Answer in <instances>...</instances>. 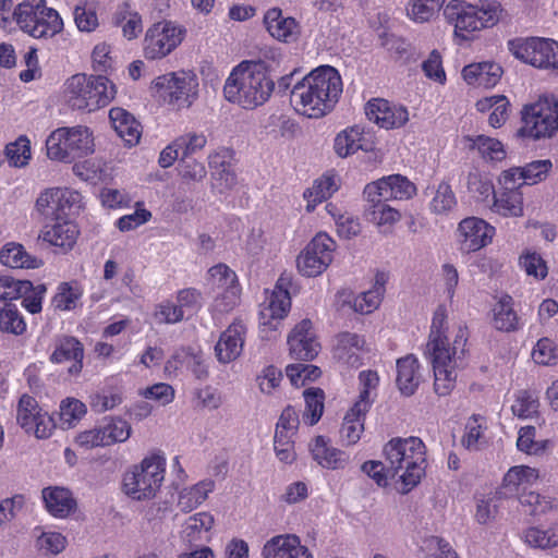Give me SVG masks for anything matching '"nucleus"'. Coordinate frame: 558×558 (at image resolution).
Returning <instances> with one entry per match:
<instances>
[{"instance_id": "1", "label": "nucleus", "mask_w": 558, "mask_h": 558, "mask_svg": "<svg viewBox=\"0 0 558 558\" xmlns=\"http://www.w3.org/2000/svg\"><path fill=\"white\" fill-rule=\"evenodd\" d=\"M342 89L339 71L331 65H320L293 85L290 99L298 112L318 119L332 111Z\"/></svg>"}, {"instance_id": "2", "label": "nucleus", "mask_w": 558, "mask_h": 558, "mask_svg": "<svg viewBox=\"0 0 558 558\" xmlns=\"http://www.w3.org/2000/svg\"><path fill=\"white\" fill-rule=\"evenodd\" d=\"M275 82L262 61H242L235 65L223 85V96L230 104L253 110L268 101Z\"/></svg>"}, {"instance_id": "3", "label": "nucleus", "mask_w": 558, "mask_h": 558, "mask_svg": "<svg viewBox=\"0 0 558 558\" xmlns=\"http://www.w3.org/2000/svg\"><path fill=\"white\" fill-rule=\"evenodd\" d=\"M384 456L390 478L399 476L409 488L416 486L425 474V445L418 437L390 439L384 447Z\"/></svg>"}, {"instance_id": "4", "label": "nucleus", "mask_w": 558, "mask_h": 558, "mask_svg": "<svg viewBox=\"0 0 558 558\" xmlns=\"http://www.w3.org/2000/svg\"><path fill=\"white\" fill-rule=\"evenodd\" d=\"M116 95L113 84L104 75L77 73L64 83L63 97L73 110L88 112L106 107Z\"/></svg>"}, {"instance_id": "5", "label": "nucleus", "mask_w": 558, "mask_h": 558, "mask_svg": "<svg viewBox=\"0 0 558 558\" xmlns=\"http://www.w3.org/2000/svg\"><path fill=\"white\" fill-rule=\"evenodd\" d=\"M12 16L19 28L35 39L52 38L64 26L59 12L47 7L46 0H24L14 8Z\"/></svg>"}, {"instance_id": "6", "label": "nucleus", "mask_w": 558, "mask_h": 558, "mask_svg": "<svg viewBox=\"0 0 558 558\" xmlns=\"http://www.w3.org/2000/svg\"><path fill=\"white\" fill-rule=\"evenodd\" d=\"M166 460L153 454L126 471L123 475V492L134 500H147L156 496L165 480Z\"/></svg>"}, {"instance_id": "7", "label": "nucleus", "mask_w": 558, "mask_h": 558, "mask_svg": "<svg viewBox=\"0 0 558 558\" xmlns=\"http://www.w3.org/2000/svg\"><path fill=\"white\" fill-rule=\"evenodd\" d=\"M521 122L518 136L533 140L554 137L558 133V99L545 95L533 104L524 105Z\"/></svg>"}, {"instance_id": "8", "label": "nucleus", "mask_w": 558, "mask_h": 558, "mask_svg": "<svg viewBox=\"0 0 558 558\" xmlns=\"http://www.w3.org/2000/svg\"><path fill=\"white\" fill-rule=\"evenodd\" d=\"M198 77L193 71H177L157 76L151 88L166 102L179 109L190 108L198 98Z\"/></svg>"}, {"instance_id": "9", "label": "nucleus", "mask_w": 558, "mask_h": 558, "mask_svg": "<svg viewBox=\"0 0 558 558\" xmlns=\"http://www.w3.org/2000/svg\"><path fill=\"white\" fill-rule=\"evenodd\" d=\"M509 50L519 60L558 74V43L546 38H515L508 43Z\"/></svg>"}, {"instance_id": "10", "label": "nucleus", "mask_w": 558, "mask_h": 558, "mask_svg": "<svg viewBox=\"0 0 558 558\" xmlns=\"http://www.w3.org/2000/svg\"><path fill=\"white\" fill-rule=\"evenodd\" d=\"M185 29L171 21L153 24L144 38V56L148 60L162 59L170 54L184 39Z\"/></svg>"}, {"instance_id": "11", "label": "nucleus", "mask_w": 558, "mask_h": 558, "mask_svg": "<svg viewBox=\"0 0 558 558\" xmlns=\"http://www.w3.org/2000/svg\"><path fill=\"white\" fill-rule=\"evenodd\" d=\"M335 248L336 242L328 234H316L298 256V270L305 277L319 276L332 262Z\"/></svg>"}, {"instance_id": "12", "label": "nucleus", "mask_w": 558, "mask_h": 558, "mask_svg": "<svg viewBox=\"0 0 558 558\" xmlns=\"http://www.w3.org/2000/svg\"><path fill=\"white\" fill-rule=\"evenodd\" d=\"M468 341V330L460 326L457 330L454 340L450 345L447 337L429 338L427 342V352L432 356L433 367L457 368L460 366L465 354Z\"/></svg>"}, {"instance_id": "13", "label": "nucleus", "mask_w": 558, "mask_h": 558, "mask_svg": "<svg viewBox=\"0 0 558 558\" xmlns=\"http://www.w3.org/2000/svg\"><path fill=\"white\" fill-rule=\"evenodd\" d=\"M81 201L76 191L61 187L45 190L36 201V210L52 220H62L68 217L72 208Z\"/></svg>"}, {"instance_id": "14", "label": "nucleus", "mask_w": 558, "mask_h": 558, "mask_svg": "<svg viewBox=\"0 0 558 558\" xmlns=\"http://www.w3.org/2000/svg\"><path fill=\"white\" fill-rule=\"evenodd\" d=\"M476 5L462 0H451L444 8V16L448 24L453 25L454 35L462 40H470L473 34L483 28L477 16Z\"/></svg>"}, {"instance_id": "15", "label": "nucleus", "mask_w": 558, "mask_h": 558, "mask_svg": "<svg viewBox=\"0 0 558 558\" xmlns=\"http://www.w3.org/2000/svg\"><path fill=\"white\" fill-rule=\"evenodd\" d=\"M291 286V276L282 274L277 280L268 303L260 311L259 320L263 326H268L271 330L278 329L281 320L287 316L291 307L289 292Z\"/></svg>"}, {"instance_id": "16", "label": "nucleus", "mask_w": 558, "mask_h": 558, "mask_svg": "<svg viewBox=\"0 0 558 558\" xmlns=\"http://www.w3.org/2000/svg\"><path fill=\"white\" fill-rule=\"evenodd\" d=\"M209 274L214 280V284L222 290L215 299V310L220 313L231 311L240 299V288L235 272L227 265L218 264L209 269Z\"/></svg>"}, {"instance_id": "17", "label": "nucleus", "mask_w": 558, "mask_h": 558, "mask_svg": "<svg viewBox=\"0 0 558 558\" xmlns=\"http://www.w3.org/2000/svg\"><path fill=\"white\" fill-rule=\"evenodd\" d=\"M461 250L471 253L488 245L495 234V228L477 217L464 218L458 226Z\"/></svg>"}, {"instance_id": "18", "label": "nucleus", "mask_w": 558, "mask_h": 558, "mask_svg": "<svg viewBox=\"0 0 558 558\" xmlns=\"http://www.w3.org/2000/svg\"><path fill=\"white\" fill-rule=\"evenodd\" d=\"M365 112L369 121L386 130L399 129L409 120L405 107L392 105L383 98L371 99Z\"/></svg>"}, {"instance_id": "19", "label": "nucleus", "mask_w": 558, "mask_h": 558, "mask_svg": "<svg viewBox=\"0 0 558 558\" xmlns=\"http://www.w3.org/2000/svg\"><path fill=\"white\" fill-rule=\"evenodd\" d=\"M363 336L343 331L337 335L333 347V357L341 364L357 368L362 365V353L368 352Z\"/></svg>"}, {"instance_id": "20", "label": "nucleus", "mask_w": 558, "mask_h": 558, "mask_svg": "<svg viewBox=\"0 0 558 558\" xmlns=\"http://www.w3.org/2000/svg\"><path fill=\"white\" fill-rule=\"evenodd\" d=\"M290 355L295 360L311 361L317 356L320 345L312 331V322L303 319L288 337Z\"/></svg>"}, {"instance_id": "21", "label": "nucleus", "mask_w": 558, "mask_h": 558, "mask_svg": "<svg viewBox=\"0 0 558 558\" xmlns=\"http://www.w3.org/2000/svg\"><path fill=\"white\" fill-rule=\"evenodd\" d=\"M371 407L368 391H361L359 400L347 412L340 428V438L347 446L355 445L364 430V418Z\"/></svg>"}, {"instance_id": "22", "label": "nucleus", "mask_w": 558, "mask_h": 558, "mask_svg": "<svg viewBox=\"0 0 558 558\" xmlns=\"http://www.w3.org/2000/svg\"><path fill=\"white\" fill-rule=\"evenodd\" d=\"M246 327L242 322H233L219 337L215 345L218 361L228 364L236 360L243 350Z\"/></svg>"}, {"instance_id": "23", "label": "nucleus", "mask_w": 558, "mask_h": 558, "mask_svg": "<svg viewBox=\"0 0 558 558\" xmlns=\"http://www.w3.org/2000/svg\"><path fill=\"white\" fill-rule=\"evenodd\" d=\"M264 24L270 36L282 43H292L300 34V25L296 20L283 16L282 10L277 7L267 10L264 15Z\"/></svg>"}, {"instance_id": "24", "label": "nucleus", "mask_w": 558, "mask_h": 558, "mask_svg": "<svg viewBox=\"0 0 558 558\" xmlns=\"http://www.w3.org/2000/svg\"><path fill=\"white\" fill-rule=\"evenodd\" d=\"M83 344L76 338L65 336L57 340L50 361L53 363L73 361L68 372L70 375H78L83 368Z\"/></svg>"}, {"instance_id": "25", "label": "nucleus", "mask_w": 558, "mask_h": 558, "mask_svg": "<svg viewBox=\"0 0 558 558\" xmlns=\"http://www.w3.org/2000/svg\"><path fill=\"white\" fill-rule=\"evenodd\" d=\"M47 156L52 160L73 162L94 153V142H46Z\"/></svg>"}, {"instance_id": "26", "label": "nucleus", "mask_w": 558, "mask_h": 558, "mask_svg": "<svg viewBox=\"0 0 558 558\" xmlns=\"http://www.w3.org/2000/svg\"><path fill=\"white\" fill-rule=\"evenodd\" d=\"M420 380L418 362L414 355L410 354L397 361L396 381L403 396H412L416 391Z\"/></svg>"}, {"instance_id": "27", "label": "nucleus", "mask_w": 558, "mask_h": 558, "mask_svg": "<svg viewBox=\"0 0 558 558\" xmlns=\"http://www.w3.org/2000/svg\"><path fill=\"white\" fill-rule=\"evenodd\" d=\"M232 150L226 149L222 151V155L220 153L216 154L210 161L215 168L213 172V179L215 181L213 186L217 189L220 194L232 190L238 183L235 171L232 169L231 163L226 160L227 157L232 158Z\"/></svg>"}, {"instance_id": "28", "label": "nucleus", "mask_w": 558, "mask_h": 558, "mask_svg": "<svg viewBox=\"0 0 558 558\" xmlns=\"http://www.w3.org/2000/svg\"><path fill=\"white\" fill-rule=\"evenodd\" d=\"M338 189L337 175L331 172H327L316 179L313 185L303 193V197L307 201L306 210L308 213L314 211L317 204L329 198Z\"/></svg>"}, {"instance_id": "29", "label": "nucleus", "mask_w": 558, "mask_h": 558, "mask_svg": "<svg viewBox=\"0 0 558 558\" xmlns=\"http://www.w3.org/2000/svg\"><path fill=\"white\" fill-rule=\"evenodd\" d=\"M110 124L121 138L141 140L143 126L141 122L128 110L113 107L109 110Z\"/></svg>"}, {"instance_id": "30", "label": "nucleus", "mask_w": 558, "mask_h": 558, "mask_svg": "<svg viewBox=\"0 0 558 558\" xmlns=\"http://www.w3.org/2000/svg\"><path fill=\"white\" fill-rule=\"evenodd\" d=\"M43 499L49 513L59 518L68 517L75 507L71 492L63 487L44 488Z\"/></svg>"}, {"instance_id": "31", "label": "nucleus", "mask_w": 558, "mask_h": 558, "mask_svg": "<svg viewBox=\"0 0 558 558\" xmlns=\"http://www.w3.org/2000/svg\"><path fill=\"white\" fill-rule=\"evenodd\" d=\"M312 454L319 465L331 470L343 469L349 461L344 451L329 447L323 436L316 437Z\"/></svg>"}, {"instance_id": "32", "label": "nucleus", "mask_w": 558, "mask_h": 558, "mask_svg": "<svg viewBox=\"0 0 558 558\" xmlns=\"http://www.w3.org/2000/svg\"><path fill=\"white\" fill-rule=\"evenodd\" d=\"M493 210L505 217L523 215V195L519 187L502 189L494 193Z\"/></svg>"}, {"instance_id": "33", "label": "nucleus", "mask_w": 558, "mask_h": 558, "mask_svg": "<svg viewBox=\"0 0 558 558\" xmlns=\"http://www.w3.org/2000/svg\"><path fill=\"white\" fill-rule=\"evenodd\" d=\"M77 235V226L72 221H63L58 222L50 229L44 231L39 238L53 246L61 247L63 251H69L76 243Z\"/></svg>"}, {"instance_id": "34", "label": "nucleus", "mask_w": 558, "mask_h": 558, "mask_svg": "<svg viewBox=\"0 0 558 558\" xmlns=\"http://www.w3.org/2000/svg\"><path fill=\"white\" fill-rule=\"evenodd\" d=\"M0 263L11 268H38L43 260L29 255L19 243H8L0 251Z\"/></svg>"}, {"instance_id": "35", "label": "nucleus", "mask_w": 558, "mask_h": 558, "mask_svg": "<svg viewBox=\"0 0 558 558\" xmlns=\"http://www.w3.org/2000/svg\"><path fill=\"white\" fill-rule=\"evenodd\" d=\"M494 327L499 331L511 332L519 328V317L513 310V299L506 294L493 308Z\"/></svg>"}, {"instance_id": "36", "label": "nucleus", "mask_w": 558, "mask_h": 558, "mask_svg": "<svg viewBox=\"0 0 558 558\" xmlns=\"http://www.w3.org/2000/svg\"><path fill=\"white\" fill-rule=\"evenodd\" d=\"M114 23L121 26L123 36L129 40L136 38L143 32L141 14L132 10L128 2L119 5L114 14Z\"/></svg>"}, {"instance_id": "37", "label": "nucleus", "mask_w": 558, "mask_h": 558, "mask_svg": "<svg viewBox=\"0 0 558 558\" xmlns=\"http://www.w3.org/2000/svg\"><path fill=\"white\" fill-rule=\"evenodd\" d=\"M385 293V277L377 275L374 287L365 292H362L353 301V310L361 314L373 313L380 304Z\"/></svg>"}, {"instance_id": "38", "label": "nucleus", "mask_w": 558, "mask_h": 558, "mask_svg": "<svg viewBox=\"0 0 558 558\" xmlns=\"http://www.w3.org/2000/svg\"><path fill=\"white\" fill-rule=\"evenodd\" d=\"M523 539L532 548L549 550L558 547V531L555 527L543 530L531 526L523 532Z\"/></svg>"}, {"instance_id": "39", "label": "nucleus", "mask_w": 558, "mask_h": 558, "mask_svg": "<svg viewBox=\"0 0 558 558\" xmlns=\"http://www.w3.org/2000/svg\"><path fill=\"white\" fill-rule=\"evenodd\" d=\"M446 0H409L407 15L416 23L429 22L434 19Z\"/></svg>"}, {"instance_id": "40", "label": "nucleus", "mask_w": 558, "mask_h": 558, "mask_svg": "<svg viewBox=\"0 0 558 558\" xmlns=\"http://www.w3.org/2000/svg\"><path fill=\"white\" fill-rule=\"evenodd\" d=\"M384 184V198L389 199H409L416 191L415 185L405 177L392 174L381 178Z\"/></svg>"}, {"instance_id": "41", "label": "nucleus", "mask_w": 558, "mask_h": 558, "mask_svg": "<svg viewBox=\"0 0 558 558\" xmlns=\"http://www.w3.org/2000/svg\"><path fill=\"white\" fill-rule=\"evenodd\" d=\"M299 536L294 534H283L271 537L263 547V558H289Z\"/></svg>"}, {"instance_id": "42", "label": "nucleus", "mask_w": 558, "mask_h": 558, "mask_svg": "<svg viewBox=\"0 0 558 558\" xmlns=\"http://www.w3.org/2000/svg\"><path fill=\"white\" fill-rule=\"evenodd\" d=\"M213 488V482H201L190 488H185L180 493L178 506L182 511L190 512L207 499L208 493Z\"/></svg>"}, {"instance_id": "43", "label": "nucleus", "mask_w": 558, "mask_h": 558, "mask_svg": "<svg viewBox=\"0 0 558 558\" xmlns=\"http://www.w3.org/2000/svg\"><path fill=\"white\" fill-rule=\"evenodd\" d=\"M365 217L378 227H390L400 220L401 215L387 202H377L376 205H369L365 208Z\"/></svg>"}, {"instance_id": "44", "label": "nucleus", "mask_w": 558, "mask_h": 558, "mask_svg": "<svg viewBox=\"0 0 558 558\" xmlns=\"http://www.w3.org/2000/svg\"><path fill=\"white\" fill-rule=\"evenodd\" d=\"M37 401L27 395L21 397L17 405L16 421L26 433H31L40 415Z\"/></svg>"}, {"instance_id": "45", "label": "nucleus", "mask_w": 558, "mask_h": 558, "mask_svg": "<svg viewBox=\"0 0 558 558\" xmlns=\"http://www.w3.org/2000/svg\"><path fill=\"white\" fill-rule=\"evenodd\" d=\"M470 150H475L488 165H496L507 158V149L502 142H472Z\"/></svg>"}, {"instance_id": "46", "label": "nucleus", "mask_w": 558, "mask_h": 558, "mask_svg": "<svg viewBox=\"0 0 558 558\" xmlns=\"http://www.w3.org/2000/svg\"><path fill=\"white\" fill-rule=\"evenodd\" d=\"M305 400L304 417L308 418L310 425H315L324 412L325 395L320 388H310L303 391Z\"/></svg>"}, {"instance_id": "47", "label": "nucleus", "mask_w": 558, "mask_h": 558, "mask_svg": "<svg viewBox=\"0 0 558 558\" xmlns=\"http://www.w3.org/2000/svg\"><path fill=\"white\" fill-rule=\"evenodd\" d=\"M293 435L294 434L288 433L283 429H276L274 437V449L276 456L281 462L292 463L296 458L294 441L292 439Z\"/></svg>"}, {"instance_id": "48", "label": "nucleus", "mask_w": 558, "mask_h": 558, "mask_svg": "<svg viewBox=\"0 0 558 558\" xmlns=\"http://www.w3.org/2000/svg\"><path fill=\"white\" fill-rule=\"evenodd\" d=\"M551 167L553 163L549 159L534 160L522 167L520 178L523 180V184H536L547 178Z\"/></svg>"}, {"instance_id": "49", "label": "nucleus", "mask_w": 558, "mask_h": 558, "mask_svg": "<svg viewBox=\"0 0 558 558\" xmlns=\"http://www.w3.org/2000/svg\"><path fill=\"white\" fill-rule=\"evenodd\" d=\"M457 204L456 195L451 186L441 182L435 193L430 203V209L435 214H446L450 211Z\"/></svg>"}, {"instance_id": "50", "label": "nucleus", "mask_w": 558, "mask_h": 558, "mask_svg": "<svg viewBox=\"0 0 558 558\" xmlns=\"http://www.w3.org/2000/svg\"><path fill=\"white\" fill-rule=\"evenodd\" d=\"M466 187L471 194L481 199H485L494 193V185L492 181L477 169H473L469 172L466 178Z\"/></svg>"}, {"instance_id": "51", "label": "nucleus", "mask_w": 558, "mask_h": 558, "mask_svg": "<svg viewBox=\"0 0 558 558\" xmlns=\"http://www.w3.org/2000/svg\"><path fill=\"white\" fill-rule=\"evenodd\" d=\"M26 325L23 317L16 308L7 304L0 310V330L14 335H21L25 331Z\"/></svg>"}, {"instance_id": "52", "label": "nucleus", "mask_w": 558, "mask_h": 558, "mask_svg": "<svg viewBox=\"0 0 558 558\" xmlns=\"http://www.w3.org/2000/svg\"><path fill=\"white\" fill-rule=\"evenodd\" d=\"M105 442L110 446L114 442L125 441L131 435L130 424L122 418H111L106 425L101 426Z\"/></svg>"}, {"instance_id": "53", "label": "nucleus", "mask_w": 558, "mask_h": 558, "mask_svg": "<svg viewBox=\"0 0 558 558\" xmlns=\"http://www.w3.org/2000/svg\"><path fill=\"white\" fill-rule=\"evenodd\" d=\"M422 70L425 76L440 85H445L447 76L442 66V58L438 50L434 49L428 58L423 61Z\"/></svg>"}, {"instance_id": "54", "label": "nucleus", "mask_w": 558, "mask_h": 558, "mask_svg": "<svg viewBox=\"0 0 558 558\" xmlns=\"http://www.w3.org/2000/svg\"><path fill=\"white\" fill-rule=\"evenodd\" d=\"M519 501L523 507L530 508V514L541 515L545 514L553 508V501L550 498L541 496L535 492H523L519 496Z\"/></svg>"}, {"instance_id": "55", "label": "nucleus", "mask_w": 558, "mask_h": 558, "mask_svg": "<svg viewBox=\"0 0 558 558\" xmlns=\"http://www.w3.org/2000/svg\"><path fill=\"white\" fill-rule=\"evenodd\" d=\"M511 409L513 414L521 418L531 417L538 409L537 397L531 391H520Z\"/></svg>"}, {"instance_id": "56", "label": "nucleus", "mask_w": 558, "mask_h": 558, "mask_svg": "<svg viewBox=\"0 0 558 558\" xmlns=\"http://www.w3.org/2000/svg\"><path fill=\"white\" fill-rule=\"evenodd\" d=\"M435 381L434 389L438 396L445 397L448 396L451 390L454 388L457 374L454 372L456 368H444V367H433Z\"/></svg>"}, {"instance_id": "57", "label": "nucleus", "mask_w": 558, "mask_h": 558, "mask_svg": "<svg viewBox=\"0 0 558 558\" xmlns=\"http://www.w3.org/2000/svg\"><path fill=\"white\" fill-rule=\"evenodd\" d=\"M31 288L28 280H15L9 276H0V300H15L21 296L25 289Z\"/></svg>"}, {"instance_id": "58", "label": "nucleus", "mask_w": 558, "mask_h": 558, "mask_svg": "<svg viewBox=\"0 0 558 558\" xmlns=\"http://www.w3.org/2000/svg\"><path fill=\"white\" fill-rule=\"evenodd\" d=\"M333 149L341 158L353 155L359 150L371 153L373 156L368 158L369 160L376 161L379 158L378 153L375 151L374 142H335Z\"/></svg>"}, {"instance_id": "59", "label": "nucleus", "mask_w": 558, "mask_h": 558, "mask_svg": "<svg viewBox=\"0 0 558 558\" xmlns=\"http://www.w3.org/2000/svg\"><path fill=\"white\" fill-rule=\"evenodd\" d=\"M74 22L81 32H94L98 25V16L95 9L84 5H76L74 9Z\"/></svg>"}, {"instance_id": "60", "label": "nucleus", "mask_w": 558, "mask_h": 558, "mask_svg": "<svg viewBox=\"0 0 558 558\" xmlns=\"http://www.w3.org/2000/svg\"><path fill=\"white\" fill-rule=\"evenodd\" d=\"M29 142H8L5 156L14 167H23L31 159Z\"/></svg>"}, {"instance_id": "61", "label": "nucleus", "mask_w": 558, "mask_h": 558, "mask_svg": "<svg viewBox=\"0 0 558 558\" xmlns=\"http://www.w3.org/2000/svg\"><path fill=\"white\" fill-rule=\"evenodd\" d=\"M65 537L56 532L43 533L37 538V547L45 555H58L65 548Z\"/></svg>"}, {"instance_id": "62", "label": "nucleus", "mask_w": 558, "mask_h": 558, "mask_svg": "<svg viewBox=\"0 0 558 558\" xmlns=\"http://www.w3.org/2000/svg\"><path fill=\"white\" fill-rule=\"evenodd\" d=\"M520 265L529 276L544 279L547 276V266L542 256L535 252L526 253L520 258Z\"/></svg>"}, {"instance_id": "63", "label": "nucleus", "mask_w": 558, "mask_h": 558, "mask_svg": "<svg viewBox=\"0 0 558 558\" xmlns=\"http://www.w3.org/2000/svg\"><path fill=\"white\" fill-rule=\"evenodd\" d=\"M478 415H472L466 425H465V434L462 437V446L469 450H475L478 448V441L483 436V426L478 422Z\"/></svg>"}, {"instance_id": "64", "label": "nucleus", "mask_w": 558, "mask_h": 558, "mask_svg": "<svg viewBox=\"0 0 558 558\" xmlns=\"http://www.w3.org/2000/svg\"><path fill=\"white\" fill-rule=\"evenodd\" d=\"M45 292V284L34 287L31 282V288L25 289V292L21 293L20 298L23 299L22 305L32 314L39 313L41 311V301Z\"/></svg>"}]
</instances>
